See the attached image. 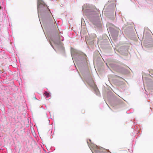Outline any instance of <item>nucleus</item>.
<instances>
[{
    "mask_svg": "<svg viewBox=\"0 0 153 153\" xmlns=\"http://www.w3.org/2000/svg\"><path fill=\"white\" fill-rule=\"evenodd\" d=\"M44 94L47 97H48L50 96V94L49 93H48L47 92H45L44 93Z\"/></svg>",
    "mask_w": 153,
    "mask_h": 153,
    "instance_id": "2",
    "label": "nucleus"
},
{
    "mask_svg": "<svg viewBox=\"0 0 153 153\" xmlns=\"http://www.w3.org/2000/svg\"><path fill=\"white\" fill-rule=\"evenodd\" d=\"M95 91H96V92H98V89L97 88H96L95 89Z\"/></svg>",
    "mask_w": 153,
    "mask_h": 153,
    "instance_id": "3",
    "label": "nucleus"
},
{
    "mask_svg": "<svg viewBox=\"0 0 153 153\" xmlns=\"http://www.w3.org/2000/svg\"><path fill=\"white\" fill-rule=\"evenodd\" d=\"M41 5H43L44 6V2L42 0H38V9L40 7Z\"/></svg>",
    "mask_w": 153,
    "mask_h": 153,
    "instance_id": "1",
    "label": "nucleus"
},
{
    "mask_svg": "<svg viewBox=\"0 0 153 153\" xmlns=\"http://www.w3.org/2000/svg\"><path fill=\"white\" fill-rule=\"evenodd\" d=\"M1 6L0 7V9L1 8Z\"/></svg>",
    "mask_w": 153,
    "mask_h": 153,
    "instance_id": "4",
    "label": "nucleus"
}]
</instances>
